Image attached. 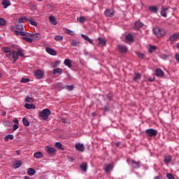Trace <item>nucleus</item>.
Instances as JSON below:
<instances>
[{
	"label": "nucleus",
	"instance_id": "nucleus-6",
	"mask_svg": "<svg viewBox=\"0 0 179 179\" xmlns=\"http://www.w3.org/2000/svg\"><path fill=\"white\" fill-rule=\"evenodd\" d=\"M117 48L120 52H121L122 54H125V52H128V48H127V46L124 45H119L117 46Z\"/></svg>",
	"mask_w": 179,
	"mask_h": 179
},
{
	"label": "nucleus",
	"instance_id": "nucleus-7",
	"mask_svg": "<svg viewBox=\"0 0 179 179\" xmlns=\"http://www.w3.org/2000/svg\"><path fill=\"white\" fill-rule=\"evenodd\" d=\"M34 76L36 78V79H41V78L44 76V73H43V71L41 70H36L34 72Z\"/></svg>",
	"mask_w": 179,
	"mask_h": 179
},
{
	"label": "nucleus",
	"instance_id": "nucleus-13",
	"mask_svg": "<svg viewBox=\"0 0 179 179\" xmlns=\"http://www.w3.org/2000/svg\"><path fill=\"white\" fill-rule=\"evenodd\" d=\"M81 36L83 37V38H84V40H85V41H88V43H90V44H92V45H94V42H93V40L89 38V36L85 34H81Z\"/></svg>",
	"mask_w": 179,
	"mask_h": 179
},
{
	"label": "nucleus",
	"instance_id": "nucleus-22",
	"mask_svg": "<svg viewBox=\"0 0 179 179\" xmlns=\"http://www.w3.org/2000/svg\"><path fill=\"white\" fill-rule=\"evenodd\" d=\"M98 41H99V44L101 45L106 46V44H107V41L103 38L99 37L98 38Z\"/></svg>",
	"mask_w": 179,
	"mask_h": 179
},
{
	"label": "nucleus",
	"instance_id": "nucleus-62",
	"mask_svg": "<svg viewBox=\"0 0 179 179\" xmlns=\"http://www.w3.org/2000/svg\"><path fill=\"white\" fill-rule=\"evenodd\" d=\"M68 34H70L71 36H73V31L69 30Z\"/></svg>",
	"mask_w": 179,
	"mask_h": 179
},
{
	"label": "nucleus",
	"instance_id": "nucleus-49",
	"mask_svg": "<svg viewBox=\"0 0 179 179\" xmlns=\"http://www.w3.org/2000/svg\"><path fill=\"white\" fill-rule=\"evenodd\" d=\"M157 47L153 45L150 48L149 52H153L156 50Z\"/></svg>",
	"mask_w": 179,
	"mask_h": 179
},
{
	"label": "nucleus",
	"instance_id": "nucleus-26",
	"mask_svg": "<svg viewBox=\"0 0 179 179\" xmlns=\"http://www.w3.org/2000/svg\"><path fill=\"white\" fill-rule=\"evenodd\" d=\"M143 26V24L142 22H141V21H137L135 22V29H141V27H142Z\"/></svg>",
	"mask_w": 179,
	"mask_h": 179
},
{
	"label": "nucleus",
	"instance_id": "nucleus-25",
	"mask_svg": "<svg viewBox=\"0 0 179 179\" xmlns=\"http://www.w3.org/2000/svg\"><path fill=\"white\" fill-rule=\"evenodd\" d=\"M167 10H169V8H162V10H161L162 16L164 17H167Z\"/></svg>",
	"mask_w": 179,
	"mask_h": 179
},
{
	"label": "nucleus",
	"instance_id": "nucleus-14",
	"mask_svg": "<svg viewBox=\"0 0 179 179\" xmlns=\"http://www.w3.org/2000/svg\"><path fill=\"white\" fill-rule=\"evenodd\" d=\"M49 20H50V23H52V24H54L55 26L56 24H58V22H57V20L55 19V16H54V15H50L49 17Z\"/></svg>",
	"mask_w": 179,
	"mask_h": 179
},
{
	"label": "nucleus",
	"instance_id": "nucleus-4",
	"mask_svg": "<svg viewBox=\"0 0 179 179\" xmlns=\"http://www.w3.org/2000/svg\"><path fill=\"white\" fill-rule=\"evenodd\" d=\"M45 151L47 152V153H48V155H55L57 153V150H55V148H51L50 146H46L45 148Z\"/></svg>",
	"mask_w": 179,
	"mask_h": 179
},
{
	"label": "nucleus",
	"instance_id": "nucleus-36",
	"mask_svg": "<svg viewBox=\"0 0 179 179\" xmlns=\"http://www.w3.org/2000/svg\"><path fill=\"white\" fill-rule=\"evenodd\" d=\"M17 53L18 54V56L20 57H24V53L23 52V50L22 49H17Z\"/></svg>",
	"mask_w": 179,
	"mask_h": 179
},
{
	"label": "nucleus",
	"instance_id": "nucleus-8",
	"mask_svg": "<svg viewBox=\"0 0 179 179\" xmlns=\"http://www.w3.org/2000/svg\"><path fill=\"white\" fill-rule=\"evenodd\" d=\"M104 15L106 17H111L114 16V10L113 9H106L104 11Z\"/></svg>",
	"mask_w": 179,
	"mask_h": 179
},
{
	"label": "nucleus",
	"instance_id": "nucleus-2",
	"mask_svg": "<svg viewBox=\"0 0 179 179\" xmlns=\"http://www.w3.org/2000/svg\"><path fill=\"white\" fill-rule=\"evenodd\" d=\"M38 115L42 120H48V116L51 115V110L48 108L43 109L42 111L39 112Z\"/></svg>",
	"mask_w": 179,
	"mask_h": 179
},
{
	"label": "nucleus",
	"instance_id": "nucleus-50",
	"mask_svg": "<svg viewBox=\"0 0 179 179\" xmlns=\"http://www.w3.org/2000/svg\"><path fill=\"white\" fill-rule=\"evenodd\" d=\"M29 23L30 24H31L32 26H37V22H36L34 20H29Z\"/></svg>",
	"mask_w": 179,
	"mask_h": 179
},
{
	"label": "nucleus",
	"instance_id": "nucleus-30",
	"mask_svg": "<svg viewBox=\"0 0 179 179\" xmlns=\"http://www.w3.org/2000/svg\"><path fill=\"white\" fill-rule=\"evenodd\" d=\"M77 20L79 23H85V22H86V17L80 16Z\"/></svg>",
	"mask_w": 179,
	"mask_h": 179
},
{
	"label": "nucleus",
	"instance_id": "nucleus-46",
	"mask_svg": "<svg viewBox=\"0 0 179 179\" xmlns=\"http://www.w3.org/2000/svg\"><path fill=\"white\" fill-rule=\"evenodd\" d=\"M169 57H170V55H161V58L162 59H165V60L169 59Z\"/></svg>",
	"mask_w": 179,
	"mask_h": 179
},
{
	"label": "nucleus",
	"instance_id": "nucleus-16",
	"mask_svg": "<svg viewBox=\"0 0 179 179\" xmlns=\"http://www.w3.org/2000/svg\"><path fill=\"white\" fill-rule=\"evenodd\" d=\"M131 166L133 169H139L141 166V162H136L135 160H132Z\"/></svg>",
	"mask_w": 179,
	"mask_h": 179
},
{
	"label": "nucleus",
	"instance_id": "nucleus-45",
	"mask_svg": "<svg viewBox=\"0 0 179 179\" xmlns=\"http://www.w3.org/2000/svg\"><path fill=\"white\" fill-rule=\"evenodd\" d=\"M29 82H30L29 78H22V80H21L22 83H27Z\"/></svg>",
	"mask_w": 179,
	"mask_h": 179
},
{
	"label": "nucleus",
	"instance_id": "nucleus-48",
	"mask_svg": "<svg viewBox=\"0 0 179 179\" xmlns=\"http://www.w3.org/2000/svg\"><path fill=\"white\" fill-rule=\"evenodd\" d=\"M55 146L57 148V149H61V148H62V144L59 142H57L55 143Z\"/></svg>",
	"mask_w": 179,
	"mask_h": 179
},
{
	"label": "nucleus",
	"instance_id": "nucleus-32",
	"mask_svg": "<svg viewBox=\"0 0 179 179\" xmlns=\"http://www.w3.org/2000/svg\"><path fill=\"white\" fill-rule=\"evenodd\" d=\"M55 40L56 41H62V40H64V36H62L61 35H56L55 36Z\"/></svg>",
	"mask_w": 179,
	"mask_h": 179
},
{
	"label": "nucleus",
	"instance_id": "nucleus-18",
	"mask_svg": "<svg viewBox=\"0 0 179 179\" xmlns=\"http://www.w3.org/2000/svg\"><path fill=\"white\" fill-rule=\"evenodd\" d=\"M12 57L14 62H15L17 59H19V55L17 54V51L12 52Z\"/></svg>",
	"mask_w": 179,
	"mask_h": 179
},
{
	"label": "nucleus",
	"instance_id": "nucleus-38",
	"mask_svg": "<svg viewBox=\"0 0 179 179\" xmlns=\"http://www.w3.org/2000/svg\"><path fill=\"white\" fill-rule=\"evenodd\" d=\"M22 166V161H17L15 164H14L15 169H19Z\"/></svg>",
	"mask_w": 179,
	"mask_h": 179
},
{
	"label": "nucleus",
	"instance_id": "nucleus-27",
	"mask_svg": "<svg viewBox=\"0 0 179 179\" xmlns=\"http://www.w3.org/2000/svg\"><path fill=\"white\" fill-rule=\"evenodd\" d=\"M27 174L29 176H34V174H36V170H34L32 168H29L28 171H27Z\"/></svg>",
	"mask_w": 179,
	"mask_h": 179
},
{
	"label": "nucleus",
	"instance_id": "nucleus-21",
	"mask_svg": "<svg viewBox=\"0 0 179 179\" xmlns=\"http://www.w3.org/2000/svg\"><path fill=\"white\" fill-rule=\"evenodd\" d=\"M64 65L68 66V68H72V61L69 59H66L64 60Z\"/></svg>",
	"mask_w": 179,
	"mask_h": 179
},
{
	"label": "nucleus",
	"instance_id": "nucleus-10",
	"mask_svg": "<svg viewBox=\"0 0 179 179\" xmlns=\"http://www.w3.org/2000/svg\"><path fill=\"white\" fill-rule=\"evenodd\" d=\"M155 75L159 78H163L164 76V72L161 69H157L155 70Z\"/></svg>",
	"mask_w": 179,
	"mask_h": 179
},
{
	"label": "nucleus",
	"instance_id": "nucleus-19",
	"mask_svg": "<svg viewBox=\"0 0 179 179\" xmlns=\"http://www.w3.org/2000/svg\"><path fill=\"white\" fill-rule=\"evenodd\" d=\"M141 73H136L135 76L133 78V80L134 82H139V80H141Z\"/></svg>",
	"mask_w": 179,
	"mask_h": 179
},
{
	"label": "nucleus",
	"instance_id": "nucleus-9",
	"mask_svg": "<svg viewBox=\"0 0 179 179\" xmlns=\"http://www.w3.org/2000/svg\"><path fill=\"white\" fill-rule=\"evenodd\" d=\"M15 27L17 29V30L19 31H23L24 28H23V23L20 22V21H15Z\"/></svg>",
	"mask_w": 179,
	"mask_h": 179
},
{
	"label": "nucleus",
	"instance_id": "nucleus-56",
	"mask_svg": "<svg viewBox=\"0 0 179 179\" xmlns=\"http://www.w3.org/2000/svg\"><path fill=\"white\" fill-rule=\"evenodd\" d=\"M6 57H7V58H10V57H12V53L10 52L8 53H6Z\"/></svg>",
	"mask_w": 179,
	"mask_h": 179
},
{
	"label": "nucleus",
	"instance_id": "nucleus-35",
	"mask_svg": "<svg viewBox=\"0 0 179 179\" xmlns=\"http://www.w3.org/2000/svg\"><path fill=\"white\" fill-rule=\"evenodd\" d=\"M80 167L83 170V171H87V164L84 163L82 165H80Z\"/></svg>",
	"mask_w": 179,
	"mask_h": 179
},
{
	"label": "nucleus",
	"instance_id": "nucleus-44",
	"mask_svg": "<svg viewBox=\"0 0 179 179\" xmlns=\"http://www.w3.org/2000/svg\"><path fill=\"white\" fill-rule=\"evenodd\" d=\"M6 21L3 18H0V26H5Z\"/></svg>",
	"mask_w": 179,
	"mask_h": 179
},
{
	"label": "nucleus",
	"instance_id": "nucleus-31",
	"mask_svg": "<svg viewBox=\"0 0 179 179\" xmlns=\"http://www.w3.org/2000/svg\"><path fill=\"white\" fill-rule=\"evenodd\" d=\"M22 122L25 127H30V122H29V120H27L26 117H24L22 119Z\"/></svg>",
	"mask_w": 179,
	"mask_h": 179
},
{
	"label": "nucleus",
	"instance_id": "nucleus-3",
	"mask_svg": "<svg viewBox=\"0 0 179 179\" xmlns=\"http://www.w3.org/2000/svg\"><path fill=\"white\" fill-rule=\"evenodd\" d=\"M145 134H147L148 136L152 138V136H156V135H157V130H155L153 129H148L145 130Z\"/></svg>",
	"mask_w": 179,
	"mask_h": 179
},
{
	"label": "nucleus",
	"instance_id": "nucleus-54",
	"mask_svg": "<svg viewBox=\"0 0 179 179\" xmlns=\"http://www.w3.org/2000/svg\"><path fill=\"white\" fill-rule=\"evenodd\" d=\"M17 128H19V125L14 124L13 127V131H16V129H17Z\"/></svg>",
	"mask_w": 179,
	"mask_h": 179
},
{
	"label": "nucleus",
	"instance_id": "nucleus-28",
	"mask_svg": "<svg viewBox=\"0 0 179 179\" xmlns=\"http://www.w3.org/2000/svg\"><path fill=\"white\" fill-rule=\"evenodd\" d=\"M171 156L170 155H167L164 157V162L166 163V164H169V163H170L171 162Z\"/></svg>",
	"mask_w": 179,
	"mask_h": 179
},
{
	"label": "nucleus",
	"instance_id": "nucleus-23",
	"mask_svg": "<svg viewBox=\"0 0 179 179\" xmlns=\"http://www.w3.org/2000/svg\"><path fill=\"white\" fill-rule=\"evenodd\" d=\"M2 5L4 9H6L8 6H10V1H9L8 0H3Z\"/></svg>",
	"mask_w": 179,
	"mask_h": 179
},
{
	"label": "nucleus",
	"instance_id": "nucleus-29",
	"mask_svg": "<svg viewBox=\"0 0 179 179\" xmlns=\"http://www.w3.org/2000/svg\"><path fill=\"white\" fill-rule=\"evenodd\" d=\"M34 157L36 159H41V157H43V153H41V152H35L34 154Z\"/></svg>",
	"mask_w": 179,
	"mask_h": 179
},
{
	"label": "nucleus",
	"instance_id": "nucleus-51",
	"mask_svg": "<svg viewBox=\"0 0 179 179\" xmlns=\"http://www.w3.org/2000/svg\"><path fill=\"white\" fill-rule=\"evenodd\" d=\"M66 89L68 90H73V85H66Z\"/></svg>",
	"mask_w": 179,
	"mask_h": 179
},
{
	"label": "nucleus",
	"instance_id": "nucleus-42",
	"mask_svg": "<svg viewBox=\"0 0 179 179\" xmlns=\"http://www.w3.org/2000/svg\"><path fill=\"white\" fill-rule=\"evenodd\" d=\"M71 45L72 47H76V45H79V42H78V41H76V40H73Z\"/></svg>",
	"mask_w": 179,
	"mask_h": 179
},
{
	"label": "nucleus",
	"instance_id": "nucleus-20",
	"mask_svg": "<svg viewBox=\"0 0 179 179\" xmlns=\"http://www.w3.org/2000/svg\"><path fill=\"white\" fill-rule=\"evenodd\" d=\"M113 169H114V164H108L105 168V171H106V173H110V171H113Z\"/></svg>",
	"mask_w": 179,
	"mask_h": 179
},
{
	"label": "nucleus",
	"instance_id": "nucleus-55",
	"mask_svg": "<svg viewBox=\"0 0 179 179\" xmlns=\"http://www.w3.org/2000/svg\"><path fill=\"white\" fill-rule=\"evenodd\" d=\"M175 59H176L177 62L179 64V54L175 55Z\"/></svg>",
	"mask_w": 179,
	"mask_h": 179
},
{
	"label": "nucleus",
	"instance_id": "nucleus-11",
	"mask_svg": "<svg viewBox=\"0 0 179 179\" xmlns=\"http://www.w3.org/2000/svg\"><path fill=\"white\" fill-rule=\"evenodd\" d=\"M75 148L78 152H85V145L83 144L78 143L75 145Z\"/></svg>",
	"mask_w": 179,
	"mask_h": 179
},
{
	"label": "nucleus",
	"instance_id": "nucleus-64",
	"mask_svg": "<svg viewBox=\"0 0 179 179\" xmlns=\"http://www.w3.org/2000/svg\"><path fill=\"white\" fill-rule=\"evenodd\" d=\"M153 179H162L160 176H155Z\"/></svg>",
	"mask_w": 179,
	"mask_h": 179
},
{
	"label": "nucleus",
	"instance_id": "nucleus-12",
	"mask_svg": "<svg viewBox=\"0 0 179 179\" xmlns=\"http://www.w3.org/2000/svg\"><path fill=\"white\" fill-rule=\"evenodd\" d=\"M45 51L46 52H48V54H50V55H57V51L51 48H46Z\"/></svg>",
	"mask_w": 179,
	"mask_h": 179
},
{
	"label": "nucleus",
	"instance_id": "nucleus-37",
	"mask_svg": "<svg viewBox=\"0 0 179 179\" xmlns=\"http://www.w3.org/2000/svg\"><path fill=\"white\" fill-rule=\"evenodd\" d=\"M126 40H127V41H134V38L131 34H129L126 36Z\"/></svg>",
	"mask_w": 179,
	"mask_h": 179
},
{
	"label": "nucleus",
	"instance_id": "nucleus-60",
	"mask_svg": "<svg viewBox=\"0 0 179 179\" xmlns=\"http://www.w3.org/2000/svg\"><path fill=\"white\" fill-rule=\"evenodd\" d=\"M6 125H8L9 127H12V122H6Z\"/></svg>",
	"mask_w": 179,
	"mask_h": 179
},
{
	"label": "nucleus",
	"instance_id": "nucleus-5",
	"mask_svg": "<svg viewBox=\"0 0 179 179\" xmlns=\"http://www.w3.org/2000/svg\"><path fill=\"white\" fill-rule=\"evenodd\" d=\"M178 39H179L178 33L173 34L169 36V41H171V43H174V41H178Z\"/></svg>",
	"mask_w": 179,
	"mask_h": 179
},
{
	"label": "nucleus",
	"instance_id": "nucleus-63",
	"mask_svg": "<svg viewBox=\"0 0 179 179\" xmlns=\"http://www.w3.org/2000/svg\"><path fill=\"white\" fill-rule=\"evenodd\" d=\"M13 122H15V124H19V120H17V119H15Z\"/></svg>",
	"mask_w": 179,
	"mask_h": 179
},
{
	"label": "nucleus",
	"instance_id": "nucleus-53",
	"mask_svg": "<svg viewBox=\"0 0 179 179\" xmlns=\"http://www.w3.org/2000/svg\"><path fill=\"white\" fill-rule=\"evenodd\" d=\"M59 64H60L59 61L55 62L53 65V68H57L58 65H59Z\"/></svg>",
	"mask_w": 179,
	"mask_h": 179
},
{
	"label": "nucleus",
	"instance_id": "nucleus-57",
	"mask_svg": "<svg viewBox=\"0 0 179 179\" xmlns=\"http://www.w3.org/2000/svg\"><path fill=\"white\" fill-rule=\"evenodd\" d=\"M110 109L111 108L110 106H106L104 108V111H110Z\"/></svg>",
	"mask_w": 179,
	"mask_h": 179
},
{
	"label": "nucleus",
	"instance_id": "nucleus-52",
	"mask_svg": "<svg viewBox=\"0 0 179 179\" xmlns=\"http://www.w3.org/2000/svg\"><path fill=\"white\" fill-rule=\"evenodd\" d=\"M137 57H138V58H143V54L141 53V52H137L136 53Z\"/></svg>",
	"mask_w": 179,
	"mask_h": 179
},
{
	"label": "nucleus",
	"instance_id": "nucleus-33",
	"mask_svg": "<svg viewBox=\"0 0 179 179\" xmlns=\"http://www.w3.org/2000/svg\"><path fill=\"white\" fill-rule=\"evenodd\" d=\"M9 139H10V141H12V139H13V135H12V134H8V135H7V136H6L4 137V141H6V142H8V141H9Z\"/></svg>",
	"mask_w": 179,
	"mask_h": 179
},
{
	"label": "nucleus",
	"instance_id": "nucleus-58",
	"mask_svg": "<svg viewBox=\"0 0 179 179\" xmlns=\"http://www.w3.org/2000/svg\"><path fill=\"white\" fill-rule=\"evenodd\" d=\"M20 36H26V34H27V33L23 32L22 31H20Z\"/></svg>",
	"mask_w": 179,
	"mask_h": 179
},
{
	"label": "nucleus",
	"instance_id": "nucleus-41",
	"mask_svg": "<svg viewBox=\"0 0 179 179\" xmlns=\"http://www.w3.org/2000/svg\"><path fill=\"white\" fill-rule=\"evenodd\" d=\"M22 39L27 41V43H33V38H27L26 36H23Z\"/></svg>",
	"mask_w": 179,
	"mask_h": 179
},
{
	"label": "nucleus",
	"instance_id": "nucleus-15",
	"mask_svg": "<svg viewBox=\"0 0 179 179\" xmlns=\"http://www.w3.org/2000/svg\"><path fill=\"white\" fill-rule=\"evenodd\" d=\"M24 108H27L28 110H34L36 109V105L33 103H25L24 104Z\"/></svg>",
	"mask_w": 179,
	"mask_h": 179
},
{
	"label": "nucleus",
	"instance_id": "nucleus-34",
	"mask_svg": "<svg viewBox=\"0 0 179 179\" xmlns=\"http://www.w3.org/2000/svg\"><path fill=\"white\" fill-rule=\"evenodd\" d=\"M57 73H59L61 75L62 73V69H55L53 70V75Z\"/></svg>",
	"mask_w": 179,
	"mask_h": 179
},
{
	"label": "nucleus",
	"instance_id": "nucleus-47",
	"mask_svg": "<svg viewBox=\"0 0 179 179\" xmlns=\"http://www.w3.org/2000/svg\"><path fill=\"white\" fill-rule=\"evenodd\" d=\"M166 178H167L168 179H176V178H174V176H173V174H171V173H167V174H166Z\"/></svg>",
	"mask_w": 179,
	"mask_h": 179
},
{
	"label": "nucleus",
	"instance_id": "nucleus-43",
	"mask_svg": "<svg viewBox=\"0 0 179 179\" xmlns=\"http://www.w3.org/2000/svg\"><path fill=\"white\" fill-rule=\"evenodd\" d=\"M25 101H27V103H33V101H34V99L30 96H28L25 99Z\"/></svg>",
	"mask_w": 179,
	"mask_h": 179
},
{
	"label": "nucleus",
	"instance_id": "nucleus-24",
	"mask_svg": "<svg viewBox=\"0 0 179 179\" xmlns=\"http://www.w3.org/2000/svg\"><path fill=\"white\" fill-rule=\"evenodd\" d=\"M148 10H150V12H152V13H157V6H150L148 8Z\"/></svg>",
	"mask_w": 179,
	"mask_h": 179
},
{
	"label": "nucleus",
	"instance_id": "nucleus-17",
	"mask_svg": "<svg viewBox=\"0 0 179 179\" xmlns=\"http://www.w3.org/2000/svg\"><path fill=\"white\" fill-rule=\"evenodd\" d=\"M33 40L38 41L41 40V34L36 33L31 35Z\"/></svg>",
	"mask_w": 179,
	"mask_h": 179
},
{
	"label": "nucleus",
	"instance_id": "nucleus-40",
	"mask_svg": "<svg viewBox=\"0 0 179 179\" xmlns=\"http://www.w3.org/2000/svg\"><path fill=\"white\" fill-rule=\"evenodd\" d=\"M3 52H6V54H9L10 52V48L9 47H3Z\"/></svg>",
	"mask_w": 179,
	"mask_h": 179
},
{
	"label": "nucleus",
	"instance_id": "nucleus-59",
	"mask_svg": "<svg viewBox=\"0 0 179 179\" xmlns=\"http://www.w3.org/2000/svg\"><path fill=\"white\" fill-rule=\"evenodd\" d=\"M62 122H63V124H68L66 119H62Z\"/></svg>",
	"mask_w": 179,
	"mask_h": 179
},
{
	"label": "nucleus",
	"instance_id": "nucleus-39",
	"mask_svg": "<svg viewBox=\"0 0 179 179\" xmlns=\"http://www.w3.org/2000/svg\"><path fill=\"white\" fill-rule=\"evenodd\" d=\"M17 21L21 23H24V22H27V18H26V17H21L18 19Z\"/></svg>",
	"mask_w": 179,
	"mask_h": 179
},
{
	"label": "nucleus",
	"instance_id": "nucleus-1",
	"mask_svg": "<svg viewBox=\"0 0 179 179\" xmlns=\"http://www.w3.org/2000/svg\"><path fill=\"white\" fill-rule=\"evenodd\" d=\"M153 33L157 37H162V36H167V31L166 29L155 27L153 29Z\"/></svg>",
	"mask_w": 179,
	"mask_h": 179
},
{
	"label": "nucleus",
	"instance_id": "nucleus-61",
	"mask_svg": "<svg viewBox=\"0 0 179 179\" xmlns=\"http://www.w3.org/2000/svg\"><path fill=\"white\" fill-rule=\"evenodd\" d=\"M15 34H16L17 36L20 35V31H17V30H15Z\"/></svg>",
	"mask_w": 179,
	"mask_h": 179
}]
</instances>
